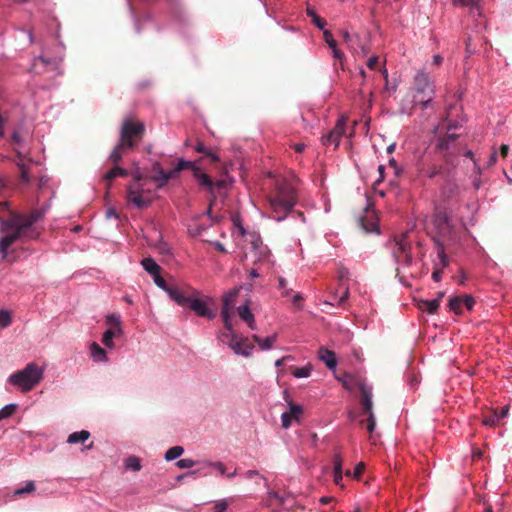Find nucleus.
<instances>
[{
  "mask_svg": "<svg viewBox=\"0 0 512 512\" xmlns=\"http://www.w3.org/2000/svg\"><path fill=\"white\" fill-rule=\"evenodd\" d=\"M47 209L44 207L34 209L31 212L19 213L10 211L8 217H0V252L2 258L5 259L8 255V249L16 241H28L38 239L42 233V227L37 223L41 221Z\"/></svg>",
  "mask_w": 512,
  "mask_h": 512,
  "instance_id": "1",
  "label": "nucleus"
},
{
  "mask_svg": "<svg viewBox=\"0 0 512 512\" xmlns=\"http://www.w3.org/2000/svg\"><path fill=\"white\" fill-rule=\"evenodd\" d=\"M266 200L270 217L276 221L284 220L297 203V192L293 182L285 177H277L274 188L267 194Z\"/></svg>",
  "mask_w": 512,
  "mask_h": 512,
  "instance_id": "2",
  "label": "nucleus"
},
{
  "mask_svg": "<svg viewBox=\"0 0 512 512\" xmlns=\"http://www.w3.org/2000/svg\"><path fill=\"white\" fill-rule=\"evenodd\" d=\"M145 125L143 122L126 117L120 127V138L117 145L111 151L108 159L113 163H119L122 158L133 150L145 136Z\"/></svg>",
  "mask_w": 512,
  "mask_h": 512,
  "instance_id": "3",
  "label": "nucleus"
},
{
  "mask_svg": "<svg viewBox=\"0 0 512 512\" xmlns=\"http://www.w3.org/2000/svg\"><path fill=\"white\" fill-rule=\"evenodd\" d=\"M185 169H190L192 171L194 178L198 181L201 187L211 188V178L197 166L196 162L183 159H179L177 165L170 171L163 170L160 163L155 162L152 166L154 174L150 179L157 183L158 188H162L169 180L176 178L178 174Z\"/></svg>",
  "mask_w": 512,
  "mask_h": 512,
  "instance_id": "4",
  "label": "nucleus"
},
{
  "mask_svg": "<svg viewBox=\"0 0 512 512\" xmlns=\"http://www.w3.org/2000/svg\"><path fill=\"white\" fill-rule=\"evenodd\" d=\"M432 240L437 245V255L443 267L448 265L447 256L445 253V242L448 235V215L445 210L439 208L431 220L429 227Z\"/></svg>",
  "mask_w": 512,
  "mask_h": 512,
  "instance_id": "5",
  "label": "nucleus"
},
{
  "mask_svg": "<svg viewBox=\"0 0 512 512\" xmlns=\"http://www.w3.org/2000/svg\"><path fill=\"white\" fill-rule=\"evenodd\" d=\"M43 378V370L35 363H29L24 369L11 374L8 382L22 392L31 391Z\"/></svg>",
  "mask_w": 512,
  "mask_h": 512,
  "instance_id": "6",
  "label": "nucleus"
},
{
  "mask_svg": "<svg viewBox=\"0 0 512 512\" xmlns=\"http://www.w3.org/2000/svg\"><path fill=\"white\" fill-rule=\"evenodd\" d=\"M446 129L447 127L444 124H441L436 129L439 131V136H437L435 141L436 158L427 170V176L431 179L442 174L448 162V137Z\"/></svg>",
  "mask_w": 512,
  "mask_h": 512,
  "instance_id": "7",
  "label": "nucleus"
},
{
  "mask_svg": "<svg viewBox=\"0 0 512 512\" xmlns=\"http://www.w3.org/2000/svg\"><path fill=\"white\" fill-rule=\"evenodd\" d=\"M414 90V103L422 104L423 108L427 107V104L432 100V95L434 94V86L430 81L429 76L419 71L414 77L413 83Z\"/></svg>",
  "mask_w": 512,
  "mask_h": 512,
  "instance_id": "8",
  "label": "nucleus"
},
{
  "mask_svg": "<svg viewBox=\"0 0 512 512\" xmlns=\"http://www.w3.org/2000/svg\"><path fill=\"white\" fill-rule=\"evenodd\" d=\"M181 301H175L178 305L183 307H189L193 310L198 316L204 317L207 319H213L216 314L211 311L206 303L199 298L194 297L193 295H187L184 291H181L179 294Z\"/></svg>",
  "mask_w": 512,
  "mask_h": 512,
  "instance_id": "9",
  "label": "nucleus"
},
{
  "mask_svg": "<svg viewBox=\"0 0 512 512\" xmlns=\"http://www.w3.org/2000/svg\"><path fill=\"white\" fill-rule=\"evenodd\" d=\"M407 238V233H404L399 237L395 238L393 256L397 263L403 264L405 266H410L412 264L413 259L411 255V245Z\"/></svg>",
  "mask_w": 512,
  "mask_h": 512,
  "instance_id": "10",
  "label": "nucleus"
},
{
  "mask_svg": "<svg viewBox=\"0 0 512 512\" xmlns=\"http://www.w3.org/2000/svg\"><path fill=\"white\" fill-rule=\"evenodd\" d=\"M456 135L455 134H450L449 136V139H450V165L454 164L455 162V159L457 156L459 155H463L465 157V161L468 159L469 161L472 162L473 164V167L474 169L477 171V173L480 172V168L476 162V160L474 159L473 157V153L470 149H467L466 148V144H456V143H453L454 140L456 139Z\"/></svg>",
  "mask_w": 512,
  "mask_h": 512,
  "instance_id": "11",
  "label": "nucleus"
},
{
  "mask_svg": "<svg viewBox=\"0 0 512 512\" xmlns=\"http://www.w3.org/2000/svg\"><path fill=\"white\" fill-rule=\"evenodd\" d=\"M238 293L239 289L235 288L223 296L221 316L223 318L224 327L227 328L229 331H231V316L233 314L232 310L235 306Z\"/></svg>",
  "mask_w": 512,
  "mask_h": 512,
  "instance_id": "12",
  "label": "nucleus"
},
{
  "mask_svg": "<svg viewBox=\"0 0 512 512\" xmlns=\"http://www.w3.org/2000/svg\"><path fill=\"white\" fill-rule=\"evenodd\" d=\"M346 122L347 118L345 117L338 119L335 127L322 137L323 145L334 144V148L336 149L339 146L341 137L345 134Z\"/></svg>",
  "mask_w": 512,
  "mask_h": 512,
  "instance_id": "13",
  "label": "nucleus"
},
{
  "mask_svg": "<svg viewBox=\"0 0 512 512\" xmlns=\"http://www.w3.org/2000/svg\"><path fill=\"white\" fill-rule=\"evenodd\" d=\"M475 304L471 295H460L450 298V311L457 315H462L466 311H471Z\"/></svg>",
  "mask_w": 512,
  "mask_h": 512,
  "instance_id": "14",
  "label": "nucleus"
},
{
  "mask_svg": "<svg viewBox=\"0 0 512 512\" xmlns=\"http://www.w3.org/2000/svg\"><path fill=\"white\" fill-rule=\"evenodd\" d=\"M228 345L236 354L245 357L250 356L254 348V346L248 342V338L238 337L236 334H231V340L228 341Z\"/></svg>",
  "mask_w": 512,
  "mask_h": 512,
  "instance_id": "15",
  "label": "nucleus"
},
{
  "mask_svg": "<svg viewBox=\"0 0 512 512\" xmlns=\"http://www.w3.org/2000/svg\"><path fill=\"white\" fill-rule=\"evenodd\" d=\"M338 380L342 383L344 389L348 391H353L355 388L362 391L363 388L368 386L365 379L358 374L344 373L341 377H338Z\"/></svg>",
  "mask_w": 512,
  "mask_h": 512,
  "instance_id": "16",
  "label": "nucleus"
},
{
  "mask_svg": "<svg viewBox=\"0 0 512 512\" xmlns=\"http://www.w3.org/2000/svg\"><path fill=\"white\" fill-rule=\"evenodd\" d=\"M126 198L128 202L132 203L138 209L147 208L151 204V200L139 194L134 186H127Z\"/></svg>",
  "mask_w": 512,
  "mask_h": 512,
  "instance_id": "17",
  "label": "nucleus"
},
{
  "mask_svg": "<svg viewBox=\"0 0 512 512\" xmlns=\"http://www.w3.org/2000/svg\"><path fill=\"white\" fill-rule=\"evenodd\" d=\"M153 278H154V282L155 284L163 289L168 295L169 297L173 300V301H181L180 297H179V294L181 293V289H179L178 287L176 286H170L166 283V281L160 276L159 273L157 274H154L153 275Z\"/></svg>",
  "mask_w": 512,
  "mask_h": 512,
  "instance_id": "18",
  "label": "nucleus"
},
{
  "mask_svg": "<svg viewBox=\"0 0 512 512\" xmlns=\"http://www.w3.org/2000/svg\"><path fill=\"white\" fill-rule=\"evenodd\" d=\"M318 358L320 361L325 363L328 369L333 370L337 366L336 354L334 351L326 348L320 347L318 350Z\"/></svg>",
  "mask_w": 512,
  "mask_h": 512,
  "instance_id": "19",
  "label": "nucleus"
},
{
  "mask_svg": "<svg viewBox=\"0 0 512 512\" xmlns=\"http://www.w3.org/2000/svg\"><path fill=\"white\" fill-rule=\"evenodd\" d=\"M361 393V406H362V413L365 415H374L373 413V402H372V389L371 387L367 386L366 388H363Z\"/></svg>",
  "mask_w": 512,
  "mask_h": 512,
  "instance_id": "20",
  "label": "nucleus"
},
{
  "mask_svg": "<svg viewBox=\"0 0 512 512\" xmlns=\"http://www.w3.org/2000/svg\"><path fill=\"white\" fill-rule=\"evenodd\" d=\"M239 317L247 323L248 327L252 330L256 329V322L253 313L250 310L248 304L241 305L237 308Z\"/></svg>",
  "mask_w": 512,
  "mask_h": 512,
  "instance_id": "21",
  "label": "nucleus"
},
{
  "mask_svg": "<svg viewBox=\"0 0 512 512\" xmlns=\"http://www.w3.org/2000/svg\"><path fill=\"white\" fill-rule=\"evenodd\" d=\"M445 295V292H440L438 296L432 300L421 301L419 307L421 310L428 312L429 314L435 313L440 305V301Z\"/></svg>",
  "mask_w": 512,
  "mask_h": 512,
  "instance_id": "22",
  "label": "nucleus"
},
{
  "mask_svg": "<svg viewBox=\"0 0 512 512\" xmlns=\"http://www.w3.org/2000/svg\"><path fill=\"white\" fill-rule=\"evenodd\" d=\"M128 176V171L124 168L118 166V163L114 164V167L107 171L103 180L108 183V187L110 186L111 181H113L116 177H126Z\"/></svg>",
  "mask_w": 512,
  "mask_h": 512,
  "instance_id": "23",
  "label": "nucleus"
},
{
  "mask_svg": "<svg viewBox=\"0 0 512 512\" xmlns=\"http://www.w3.org/2000/svg\"><path fill=\"white\" fill-rule=\"evenodd\" d=\"M91 357L95 362H107V353L106 351L96 342H93L90 345Z\"/></svg>",
  "mask_w": 512,
  "mask_h": 512,
  "instance_id": "24",
  "label": "nucleus"
},
{
  "mask_svg": "<svg viewBox=\"0 0 512 512\" xmlns=\"http://www.w3.org/2000/svg\"><path fill=\"white\" fill-rule=\"evenodd\" d=\"M481 1L482 0H453V5L469 7L471 13H474L476 11L480 15Z\"/></svg>",
  "mask_w": 512,
  "mask_h": 512,
  "instance_id": "25",
  "label": "nucleus"
},
{
  "mask_svg": "<svg viewBox=\"0 0 512 512\" xmlns=\"http://www.w3.org/2000/svg\"><path fill=\"white\" fill-rule=\"evenodd\" d=\"M252 339L255 343H257L262 350H268L272 347V345L277 340V334H274L272 336H269L265 339H262L258 335H253Z\"/></svg>",
  "mask_w": 512,
  "mask_h": 512,
  "instance_id": "26",
  "label": "nucleus"
},
{
  "mask_svg": "<svg viewBox=\"0 0 512 512\" xmlns=\"http://www.w3.org/2000/svg\"><path fill=\"white\" fill-rule=\"evenodd\" d=\"M90 437V432L87 430H81L79 432H73L68 436L67 442L70 444H77L85 442Z\"/></svg>",
  "mask_w": 512,
  "mask_h": 512,
  "instance_id": "27",
  "label": "nucleus"
},
{
  "mask_svg": "<svg viewBox=\"0 0 512 512\" xmlns=\"http://www.w3.org/2000/svg\"><path fill=\"white\" fill-rule=\"evenodd\" d=\"M36 490L35 482L30 480L25 482L23 487L16 488L13 492L14 497H23L26 494H31Z\"/></svg>",
  "mask_w": 512,
  "mask_h": 512,
  "instance_id": "28",
  "label": "nucleus"
},
{
  "mask_svg": "<svg viewBox=\"0 0 512 512\" xmlns=\"http://www.w3.org/2000/svg\"><path fill=\"white\" fill-rule=\"evenodd\" d=\"M143 268L151 275L160 272V266L155 262L153 258L147 257L141 261Z\"/></svg>",
  "mask_w": 512,
  "mask_h": 512,
  "instance_id": "29",
  "label": "nucleus"
},
{
  "mask_svg": "<svg viewBox=\"0 0 512 512\" xmlns=\"http://www.w3.org/2000/svg\"><path fill=\"white\" fill-rule=\"evenodd\" d=\"M121 334H118V331L116 329H113V328H109L107 331L104 332L103 334V337H102V343L108 347V348H113L114 347V342H113V338L116 337V336H120Z\"/></svg>",
  "mask_w": 512,
  "mask_h": 512,
  "instance_id": "30",
  "label": "nucleus"
},
{
  "mask_svg": "<svg viewBox=\"0 0 512 512\" xmlns=\"http://www.w3.org/2000/svg\"><path fill=\"white\" fill-rule=\"evenodd\" d=\"M337 278L340 286L347 285L346 282L350 279V271L341 263L337 268Z\"/></svg>",
  "mask_w": 512,
  "mask_h": 512,
  "instance_id": "31",
  "label": "nucleus"
},
{
  "mask_svg": "<svg viewBox=\"0 0 512 512\" xmlns=\"http://www.w3.org/2000/svg\"><path fill=\"white\" fill-rule=\"evenodd\" d=\"M306 13H307L308 17L311 18L313 24L316 27H318L321 30L324 29V27L326 25V21L323 18H321L320 16H318L314 9L308 7L306 9Z\"/></svg>",
  "mask_w": 512,
  "mask_h": 512,
  "instance_id": "32",
  "label": "nucleus"
},
{
  "mask_svg": "<svg viewBox=\"0 0 512 512\" xmlns=\"http://www.w3.org/2000/svg\"><path fill=\"white\" fill-rule=\"evenodd\" d=\"M183 453L184 448L182 446H173L166 451L164 458L166 461H172L180 457Z\"/></svg>",
  "mask_w": 512,
  "mask_h": 512,
  "instance_id": "33",
  "label": "nucleus"
},
{
  "mask_svg": "<svg viewBox=\"0 0 512 512\" xmlns=\"http://www.w3.org/2000/svg\"><path fill=\"white\" fill-rule=\"evenodd\" d=\"M212 182V185H211V188L210 187H205L206 189L209 190V192L211 193L212 197L213 198H216L215 196V190L217 189L218 191L222 190V189H226L229 185V181L227 179H221V180H218L216 182Z\"/></svg>",
  "mask_w": 512,
  "mask_h": 512,
  "instance_id": "34",
  "label": "nucleus"
},
{
  "mask_svg": "<svg viewBox=\"0 0 512 512\" xmlns=\"http://www.w3.org/2000/svg\"><path fill=\"white\" fill-rule=\"evenodd\" d=\"M106 323L110 326V328L116 329L118 334H122L121 321L118 315L109 314L106 317Z\"/></svg>",
  "mask_w": 512,
  "mask_h": 512,
  "instance_id": "35",
  "label": "nucleus"
},
{
  "mask_svg": "<svg viewBox=\"0 0 512 512\" xmlns=\"http://www.w3.org/2000/svg\"><path fill=\"white\" fill-rule=\"evenodd\" d=\"M125 467L126 469L132 470V471H139L141 469V462L140 459L136 456H129L125 460Z\"/></svg>",
  "mask_w": 512,
  "mask_h": 512,
  "instance_id": "36",
  "label": "nucleus"
},
{
  "mask_svg": "<svg viewBox=\"0 0 512 512\" xmlns=\"http://www.w3.org/2000/svg\"><path fill=\"white\" fill-rule=\"evenodd\" d=\"M358 222H359V225L361 226V228L366 231V232H372L375 230L376 228V223L374 220H367L366 217H360L358 219Z\"/></svg>",
  "mask_w": 512,
  "mask_h": 512,
  "instance_id": "37",
  "label": "nucleus"
},
{
  "mask_svg": "<svg viewBox=\"0 0 512 512\" xmlns=\"http://www.w3.org/2000/svg\"><path fill=\"white\" fill-rule=\"evenodd\" d=\"M342 37L344 42L351 48H353L356 42H359L360 40V36L358 34L352 35L348 31H343Z\"/></svg>",
  "mask_w": 512,
  "mask_h": 512,
  "instance_id": "38",
  "label": "nucleus"
},
{
  "mask_svg": "<svg viewBox=\"0 0 512 512\" xmlns=\"http://www.w3.org/2000/svg\"><path fill=\"white\" fill-rule=\"evenodd\" d=\"M499 421L500 420H499L498 412L496 410L493 411V413H491L489 415H485L483 418V423L486 426H495L498 424Z\"/></svg>",
  "mask_w": 512,
  "mask_h": 512,
  "instance_id": "39",
  "label": "nucleus"
},
{
  "mask_svg": "<svg viewBox=\"0 0 512 512\" xmlns=\"http://www.w3.org/2000/svg\"><path fill=\"white\" fill-rule=\"evenodd\" d=\"M20 169V181L24 184L30 182L29 169L24 163H18Z\"/></svg>",
  "mask_w": 512,
  "mask_h": 512,
  "instance_id": "40",
  "label": "nucleus"
},
{
  "mask_svg": "<svg viewBox=\"0 0 512 512\" xmlns=\"http://www.w3.org/2000/svg\"><path fill=\"white\" fill-rule=\"evenodd\" d=\"M17 406L15 404H9L3 407L0 410V421L6 418H9L16 410Z\"/></svg>",
  "mask_w": 512,
  "mask_h": 512,
  "instance_id": "41",
  "label": "nucleus"
},
{
  "mask_svg": "<svg viewBox=\"0 0 512 512\" xmlns=\"http://www.w3.org/2000/svg\"><path fill=\"white\" fill-rule=\"evenodd\" d=\"M292 374H293V376H295L297 378L308 377L311 374V367L304 366V367L295 368L292 371Z\"/></svg>",
  "mask_w": 512,
  "mask_h": 512,
  "instance_id": "42",
  "label": "nucleus"
},
{
  "mask_svg": "<svg viewBox=\"0 0 512 512\" xmlns=\"http://www.w3.org/2000/svg\"><path fill=\"white\" fill-rule=\"evenodd\" d=\"M11 324V314L7 310H0V328H6Z\"/></svg>",
  "mask_w": 512,
  "mask_h": 512,
  "instance_id": "43",
  "label": "nucleus"
},
{
  "mask_svg": "<svg viewBox=\"0 0 512 512\" xmlns=\"http://www.w3.org/2000/svg\"><path fill=\"white\" fill-rule=\"evenodd\" d=\"M302 412H303L302 406L293 404V403L290 404V409H289L288 413L290 414L291 418L298 420L299 417L301 416Z\"/></svg>",
  "mask_w": 512,
  "mask_h": 512,
  "instance_id": "44",
  "label": "nucleus"
},
{
  "mask_svg": "<svg viewBox=\"0 0 512 512\" xmlns=\"http://www.w3.org/2000/svg\"><path fill=\"white\" fill-rule=\"evenodd\" d=\"M195 464H196V462L189 458L180 459L176 462V466L179 469H189V468H192L193 466H195Z\"/></svg>",
  "mask_w": 512,
  "mask_h": 512,
  "instance_id": "45",
  "label": "nucleus"
},
{
  "mask_svg": "<svg viewBox=\"0 0 512 512\" xmlns=\"http://www.w3.org/2000/svg\"><path fill=\"white\" fill-rule=\"evenodd\" d=\"M364 423V421H362ZM367 431L372 434L374 432L376 426V420L374 415H367V419L365 420Z\"/></svg>",
  "mask_w": 512,
  "mask_h": 512,
  "instance_id": "46",
  "label": "nucleus"
},
{
  "mask_svg": "<svg viewBox=\"0 0 512 512\" xmlns=\"http://www.w3.org/2000/svg\"><path fill=\"white\" fill-rule=\"evenodd\" d=\"M323 36H324V40H325V42L327 43V45H328L330 48H335V46L337 45V43H336V41L334 40L332 33H331L329 30H324V32H323Z\"/></svg>",
  "mask_w": 512,
  "mask_h": 512,
  "instance_id": "47",
  "label": "nucleus"
},
{
  "mask_svg": "<svg viewBox=\"0 0 512 512\" xmlns=\"http://www.w3.org/2000/svg\"><path fill=\"white\" fill-rule=\"evenodd\" d=\"M340 287L343 288V293L340 296V298L338 299L337 305L342 306L346 302V300L349 298L350 293H349L348 285H344V286H340Z\"/></svg>",
  "mask_w": 512,
  "mask_h": 512,
  "instance_id": "48",
  "label": "nucleus"
},
{
  "mask_svg": "<svg viewBox=\"0 0 512 512\" xmlns=\"http://www.w3.org/2000/svg\"><path fill=\"white\" fill-rule=\"evenodd\" d=\"M334 473H342V458L340 455L334 457Z\"/></svg>",
  "mask_w": 512,
  "mask_h": 512,
  "instance_id": "49",
  "label": "nucleus"
},
{
  "mask_svg": "<svg viewBox=\"0 0 512 512\" xmlns=\"http://www.w3.org/2000/svg\"><path fill=\"white\" fill-rule=\"evenodd\" d=\"M364 470H365L364 463H362V462L358 463L354 469L353 477L358 479L363 474Z\"/></svg>",
  "mask_w": 512,
  "mask_h": 512,
  "instance_id": "50",
  "label": "nucleus"
},
{
  "mask_svg": "<svg viewBox=\"0 0 512 512\" xmlns=\"http://www.w3.org/2000/svg\"><path fill=\"white\" fill-rule=\"evenodd\" d=\"M292 419H293V418H291V417H290V414H289V413L284 412V413L282 414V416H281L282 426H283L284 428H286V429H287V428L291 425V420H292Z\"/></svg>",
  "mask_w": 512,
  "mask_h": 512,
  "instance_id": "51",
  "label": "nucleus"
},
{
  "mask_svg": "<svg viewBox=\"0 0 512 512\" xmlns=\"http://www.w3.org/2000/svg\"><path fill=\"white\" fill-rule=\"evenodd\" d=\"M378 63H379V58L377 56H373L371 58L368 59L367 61V67L371 70H374L377 68L378 66Z\"/></svg>",
  "mask_w": 512,
  "mask_h": 512,
  "instance_id": "52",
  "label": "nucleus"
},
{
  "mask_svg": "<svg viewBox=\"0 0 512 512\" xmlns=\"http://www.w3.org/2000/svg\"><path fill=\"white\" fill-rule=\"evenodd\" d=\"M332 49V52H333V57L339 61H342L344 59V53L341 52L338 48H337V45L335 46V48H331Z\"/></svg>",
  "mask_w": 512,
  "mask_h": 512,
  "instance_id": "53",
  "label": "nucleus"
},
{
  "mask_svg": "<svg viewBox=\"0 0 512 512\" xmlns=\"http://www.w3.org/2000/svg\"><path fill=\"white\" fill-rule=\"evenodd\" d=\"M442 273H443V270L442 269H438L436 268L433 273H432V278L434 281L438 282L441 280L442 278Z\"/></svg>",
  "mask_w": 512,
  "mask_h": 512,
  "instance_id": "54",
  "label": "nucleus"
},
{
  "mask_svg": "<svg viewBox=\"0 0 512 512\" xmlns=\"http://www.w3.org/2000/svg\"><path fill=\"white\" fill-rule=\"evenodd\" d=\"M227 332L222 333V341L227 342L231 340V334H235L233 331V328L231 327V331H229L227 328H225Z\"/></svg>",
  "mask_w": 512,
  "mask_h": 512,
  "instance_id": "55",
  "label": "nucleus"
},
{
  "mask_svg": "<svg viewBox=\"0 0 512 512\" xmlns=\"http://www.w3.org/2000/svg\"><path fill=\"white\" fill-rule=\"evenodd\" d=\"M195 151L198 152V153H203V154L206 155V153L208 152V149L204 146V144L202 142H199L195 146Z\"/></svg>",
  "mask_w": 512,
  "mask_h": 512,
  "instance_id": "56",
  "label": "nucleus"
},
{
  "mask_svg": "<svg viewBox=\"0 0 512 512\" xmlns=\"http://www.w3.org/2000/svg\"><path fill=\"white\" fill-rule=\"evenodd\" d=\"M128 186H134L135 189H137L138 193L143 195L146 190L144 189L143 185L139 182V183H131L129 184Z\"/></svg>",
  "mask_w": 512,
  "mask_h": 512,
  "instance_id": "57",
  "label": "nucleus"
},
{
  "mask_svg": "<svg viewBox=\"0 0 512 512\" xmlns=\"http://www.w3.org/2000/svg\"><path fill=\"white\" fill-rule=\"evenodd\" d=\"M210 465L215 466V467L217 468V470H218L222 475H224V474H225L226 468H225V466H224V464H223V463H221V462L214 463V464H213V463H211Z\"/></svg>",
  "mask_w": 512,
  "mask_h": 512,
  "instance_id": "58",
  "label": "nucleus"
},
{
  "mask_svg": "<svg viewBox=\"0 0 512 512\" xmlns=\"http://www.w3.org/2000/svg\"><path fill=\"white\" fill-rule=\"evenodd\" d=\"M262 244L261 239L258 236H253V240L251 241V245L253 249H257L259 245Z\"/></svg>",
  "mask_w": 512,
  "mask_h": 512,
  "instance_id": "59",
  "label": "nucleus"
},
{
  "mask_svg": "<svg viewBox=\"0 0 512 512\" xmlns=\"http://www.w3.org/2000/svg\"><path fill=\"white\" fill-rule=\"evenodd\" d=\"M305 147L304 143H297L293 145V148L297 153H302L305 150Z\"/></svg>",
  "mask_w": 512,
  "mask_h": 512,
  "instance_id": "60",
  "label": "nucleus"
},
{
  "mask_svg": "<svg viewBox=\"0 0 512 512\" xmlns=\"http://www.w3.org/2000/svg\"><path fill=\"white\" fill-rule=\"evenodd\" d=\"M133 176V182L132 183H139L143 179V175L140 172H134L132 174Z\"/></svg>",
  "mask_w": 512,
  "mask_h": 512,
  "instance_id": "61",
  "label": "nucleus"
},
{
  "mask_svg": "<svg viewBox=\"0 0 512 512\" xmlns=\"http://www.w3.org/2000/svg\"><path fill=\"white\" fill-rule=\"evenodd\" d=\"M206 156L209 157L212 162H218L220 160L218 155H216L215 153L211 152L210 150H208V152L206 153Z\"/></svg>",
  "mask_w": 512,
  "mask_h": 512,
  "instance_id": "62",
  "label": "nucleus"
},
{
  "mask_svg": "<svg viewBox=\"0 0 512 512\" xmlns=\"http://www.w3.org/2000/svg\"><path fill=\"white\" fill-rule=\"evenodd\" d=\"M278 282H279V284H278L279 289L285 290L287 288V281H286V279H284L283 277H280Z\"/></svg>",
  "mask_w": 512,
  "mask_h": 512,
  "instance_id": "63",
  "label": "nucleus"
},
{
  "mask_svg": "<svg viewBox=\"0 0 512 512\" xmlns=\"http://www.w3.org/2000/svg\"><path fill=\"white\" fill-rule=\"evenodd\" d=\"M509 151V146L506 144H502L500 147V153L502 157H506Z\"/></svg>",
  "mask_w": 512,
  "mask_h": 512,
  "instance_id": "64",
  "label": "nucleus"
}]
</instances>
